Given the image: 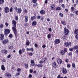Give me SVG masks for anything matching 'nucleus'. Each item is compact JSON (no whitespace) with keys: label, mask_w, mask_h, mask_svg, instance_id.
Here are the masks:
<instances>
[{"label":"nucleus","mask_w":78,"mask_h":78,"mask_svg":"<svg viewBox=\"0 0 78 78\" xmlns=\"http://www.w3.org/2000/svg\"><path fill=\"white\" fill-rule=\"evenodd\" d=\"M12 24H13V27H12V29L14 35L16 37H18V36L19 35L18 31L17 30L16 28V24H17V22L16 20H13L12 21Z\"/></svg>","instance_id":"1"},{"label":"nucleus","mask_w":78,"mask_h":78,"mask_svg":"<svg viewBox=\"0 0 78 78\" xmlns=\"http://www.w3.org/2000/svg\"><path fill=\"white\" fill-rule=\"evenodd\" d=\"M69 30L67 29V27H65L64 29V34L66 36H68L69 34Z\"/></svg>","instance_id":"2"},{"label":"nucleus","mask_w":78,"mask_h":78,"mask_svg":"<svg viewBox=\"0 0 78 78\" xmlns=\"http://www.w3.org/2000/svg\"><path fill=\"white\" fill-rule=\"evenodd\" d=\"M10 33V30L8 29H5L4 32V34L5 36H7L8 34Z\"/></svg>","instance_id":"3"},{"label":"nucleus","mask_w":78,"mask_h":78,"mask_svg":"<svg viewBox=\"0 0 78 78\" xmlns=\"http://www.w3.org/2000/svg\"><path fill=\"white\" fill-rule=\"evenodd\" d=\"M64 44L65 46L66 47H71V45H72V43L70 42H65Z\"/></svg>","instance_id":"4"},{"label":"nucleus","mask_w":78,"mask_h":78,"mask_svg":"<svg viewBox=\"0 0 78 78\" xmlns=\"http://www.w3.org/2000/svg\"><path fill=\"white\" fill-rule=\"evenodd\" d=\"M52 68L54 69H56V68H57L58 67V66L57 65V64L55 62H53L52 63Z\"/></svg>","instance_id":"5"},{"label":"nucleus","mask_w":78,"mask_h":78,"mask_svg":"<svg viewBox=\"0 0 78 78\" xmlns=\"http://www.w3.org/2000/svg\"><path fill=\"white\" fill-rule=\"evenodd\" d=\"M62 73L63 74H66L67 73V69L65 68H62Z\"/></svg>","instance_id":"6"},{"label":"nucleus","mask_w":78,"mask_h":78,"mask_svg":"<svg viewBox=\"0 0 78 78\" xmlns=\"http://www.w3.org/2000/svg\"><path fill=\"white\" fill-rule=\"evenodd\" d=\"M56 61L58 64H62V59L59 58H57Z\"/></svg>","instance_id":"7"},{"label":"nucleus","mask_w":78,"mask_h":78,"mask_svg":"<svg viewBox=\"0 0 78 78\" xmlns=\"http://www.w3.org/2000/svg\"><path fill=\"white\" fill-rule=\"evenodd\" d=\"M5 76H6V77H8V78H11L12 76H11V74L8 72H6L5 73Z\"/></svg>","instance_id":"8"},{"label":"nucleus","mask_w":78,"mask_h":78,"mask_svg":"<svg viewBox=\"0 0 78 78\" xmlns=\"http://www.w3.org/2000/svg\"><path fill=\"white\" fill-rule=\"evenodd\" d=\"M2 43L3 44H6L9 43V40L8 39H5L2 41Z\"/></svg>","instance_id":"9"},{"label":"nucleus","mask_w":78,"mask_h":78,"mask_svg":"<svg viewBox=\"0 0 78 78\" xmlns=\"http://www.w3.org/2000/svg\"><path fill=\"white\" fill-rule=\"evenodd\" d=\"M25 51V49L24 48H23L21 50H19V53L20 55H21L22 53V52L23 53Z\"/></svg>","instance_id":"10"},{"label":"nucleus","mask_w":78,"mask_h":78,"mask_svg":"<svg viewBox=\"0 0 78 78\" xmlns=\"http://www.w3.org/2000/svg\"><path fill=\"white\" fill-rule=\"evenodd\" d=\"M51 8L52 10H55L56 8V5L55 4H53L51 5Z\"/></svg>","instance_id":"11"},{"label":"nucleus","mask_w":78,"mask_h":78,"mask_svg":"<svg viewBox=\"0 0 78 78\" xmlns=\"http://www.w3.org/2000/svg\"><path fill=\"white\" fill-rule=\"evenodd\" d=\"M4 38H5V35L3 34H0V40L2 41L3 40Z\"/></svg>","instance_id":"12"},{"label":"nucleus","mask_w":78,"mask_h":78,"mask_svg":"<svg viewBox=\"0 0 78 78\" xmlns=\"http://www.w3.org/2000/svg\"><path fill=\"white\" fill-rule=\"evenodd\" d=\"M54 42L55 44H58L60 43V40L59 39H56L55 40Z\"/></svg>","instance_id":"13"},{"label":"nucleus","mask_w":78,"mask_h":78,"mask_svg":"<svg viewBox=\"0 0 78 78\" xmlns=\"http://www.w3.org/2000/svg\"><path fill=\"white\" fill-rule=\"evenodd\" d=\"M46 61L44 59V58H43L39 62L40 64H42V63H45V62Z\"/></svg>","instance_id":"14"},{"label":"nucleus","mask_w":78,"mask_h":78,"mask_svg":"<svg viewBox=\"0 0 78 78\" xmlns=\"http://www.w3.org/2000/svg\"><path fill=\"white\" fill-rule=\"evenodd\" d=\"M5 13H8V12H9V9L8 8V7H6L5 8Z\"/></svg>","instance_id":"15"},{"label":"nucleus","mask_w":78,"mask_h":78,"mask_svg":"<svg viewBox=\"0 0 78 78\" xmlns=\"http://www.w3.org/2000/svg\"><path fill=\"white\" fill-rule=\"evenodd\" d=\"M25 17V22L26 23H27V22H28V16H24Z\"/></svg>","instance_id":"16"},{"label":"nucleus","mask_w":78,"mask_h":78,"mask_svg":"<svg viewBox=\"0 0 78 78\" xmlns=\"http://www.w3.org/2000/svg\"><path fill=\"white\" fill-rule=\"evenodd\" d=\"M30 62L31 63V65L32 66H34L35 65V63L34 62V60H32L30 61Z\"/></svg>","instance_id":"17"},{"label":"nucleus","mask_w":78,"mask_h":78,"mask_svg":"<svg viewBox=\"0 0 78 78\" xmlns=\"http://www.w3.org/2000/svg\"><path fill=\"white\" fill-rule=\"evenodd\" d=\"M60 53L61 56H64V55L65 54V52H64V50H61Z\"/></svg>","instance_id":"18"},{"label":"nucleus","mask_w":78,"mask_h":78,"mask_svg":"<svg viewBox=\"0 0 78 78\" xmlns=\"http://www.w3.org/2000/svg\"><path fill=\"white\" fill-rule=\"evenodd\" d=\"M16 12L20 14V13L22 12V9L21 8H18L17 11H16Z\"/></svg>","instance_id":"19"},{"label":"nucleus","mask_w":78,"mask_h":78,"mask_svg":"<svg viewBox=\"0 0 78 78\" xmlns=\"http://www.w3.org/2000/svg\"><path fill=\"white\" fill-rule=\"evenodd\" d=\"M2 53H4V54H7L8 53V51L6 49H3L2 51Z\"/></svg>","instance_id":"20"},{"label":"nucleus","mask_w":78,"mask_h":78,"mask_svg":"<svg viewBox=\"0 0 78 78\" xmlns=\"http://www.w3.org/2000/svg\"><path fill=\"white\" fill-rule=\"evenodd\" d=\"M30 19L32 21L34 20H35V19H36V16H33L31 17Z\"/></svg>","instance_id":"21"},{"label":"nucleus","mask_w":78,"mask_h":78,"mask_svg":"<svg viewBox=\"0 0 78 78\" xmlns=\"http://www.w3.org/2000/svg\"><path fill=\"white\" fill-rule=\"evenodd\" d=\"M40 13L41 14H45V11L44 10H41L40 11Z\"/></svg>","instance_id":"22"},{"label":"nucleus","mask_w":78,"mask_h":78,"mask_svg":"<svg viewBox=\"0 0 78 78\" xmlns=\"http://www.w3.org/2000/svg\"><path fill=\"white\" fill-rule=\"evenodd\" d=\"M36 24H37V22H36V21H34L32 23V25L33 27L36 26Z\"/></svg>","instance_id":"23"},{"label":"nucleus","mask_w":78,"mask_h":78,"mask_svg":"<svg viewBox=\"0 0 78 78\" xmlns=\"http://www.w3.org/2000/svg\"><path fill=\"white\" fill-rule=\"evenodd\" d=\"M28 64L26 63H24V67L25 69H28Z\"/></svg>","instance_id":"24"},{"label":"nucleus","mask_w":78,"mask_h":78,"mask_svg":"<svg viewBox=\"0 0 78 78\" xmlns=\"http://www.w3.org/2000/svg\"><path fill=\"white\" fill-rule=\"evenodd\" d=\"M1 69L3 71H5V66L3 65L1 66Z\"/></svg>","instance_id":"25"},{"label":"nucleus","mask_w":78,"mask_h":78,"mask_svg":"<svg viewBox=\"0 0 78 78\" xmlns=\"http://www.w3.org/2000/svg\"><path fill=\"white\" fill-rule=\"evenodd\" d=\"M71 10H72V12L73 13H75V12H76V11H75V10H74V7L72 6L71 8Z\"/></svg>","instance_id":"26"},{"label":"nucleus","mask_w":78,"mask_h":78,"mask_svg":"<svg viewBox=\"0 0 78 78\" xmlns=\"http://www.w3.org/2000/svg\"><path fill=\"white\" fill-rule=\"evenodd\" d=\"M74 33L75 34H78V29H75L74 30Z\"/></svg>","instance_id":"27"},{"label":"nucleus","mask_w":78,"mask_h":78,"mask_svg":"<svg viewBox=\"0 0 78 78\" xmlns=\"http://www.w3.org/2000/svg\"><path fill=\"white\" fill-rule=\"evenodd\" d=\"M76 67V65H75V63L74 62H73L72 63V67L73 68H74V69H75Z\"/></svg>","instance_id":"28"},{"label":"nucleus","mask_w":78,"mask_h":78,"mask_svg":"<svg viewBox=\"0 0 78 78\" xmlns=\"http://www.w3.org/2000/svg\"><path fill=\"white\" fill-rule=\"evenodd\" d=\"M61 76V75L59 74L57 76V78H67V76H65L64 77H63Z\"/></svg>","instance_id":"29"},{"label":"nucleus","mask_w":78,"mask_h":78,"mask_svg":"<svg viewBox=\"0 0 78 78\" xmlns=\"http://www.w3.org/2000/svg\"><path fill=\"white\" fill-rule=\"evenodd\" d=\"M74 50H78V45L74 46L73 47Z\"/></svg>","instance_id":"30"},{"label":"nucleus","mask_w":78,"mask_h":78,"mask_svg":"<svg viewBox=\"0 0 78 78\" xmlns=\"http://www.w3.org/2000/svg\"><path fill=\"white\" fill-rule=\"evenodd\" d=\"M62 39H63V40H66V35H63L62 37Z\"/></svg>","instance_id":"31"},{"label":"nucleus","mask_w":78,"mask_h":78,"mask_svg":"<svg viewBox=\"0 0 78 78\" xmlns=\"http://www.w3.org/2000/svg\"><path fill=\"white\" fill-rule=\"evenodd\" d=\"M5 2V0H0V5H2Z\"/></svg>","instance_id":"32"},{"label":"nucleus","mask_w":78,"mask_h":78,"mask_svg":"<svg viewBox=\"0 0 78 78\" xmlns=\"http://www.w3.org/2000/svg\"><path fill=\"white\" fill-rule=\"evenodd\" d=\"M61 7H56L55 9V10H56V11H58V10H61Z\"/></svg>","instance_id":"33"},{"label":"nucleus","mask_w":78,"mask_h":78,"mask_svg":"<svg viewBox=\"0 0 78 78\" xmlns=\"http://www.w3.org/2000/svg\"><path fill=\"white\" fill-rule=\"evenodd\" d=\"M61 23H62V24H63V25H66V22H65V21H61Z\"/></svg>","instance_id":"34"},{"label":"nucleus","mask_w":78,"mask_h":78,"mask_svg":"<svg viewBox=\"0 0 78 78\" xmlns=\"http://www.w3.org/2000/svg\"><path fill=\"white\" fill-rule=\"evenodd\" d=\"M68 51V49H67V48H64L63 51H64L65 53V52H67Z\"/></svg>","instance_id":"35"},{"label":"nucleus","mask_w":78,"mask_h":78,"mask_svg":"<svg viewBox=\"0 0 78 78\" xmlns=\"http://www.w3.org/2000/svg\"><path fill=\"white\" fill-rule=\"evenodd\" d=\"M42 66H43V65L42 64H38L37 65V67H39V68H40V67H42Z\"/></svg>","instance_id":"36"},{"label":"nucleus","mask_w":78,"mask_h":78,"mask_svg":"<svg viewBox=\"0 0 78 78\" xmlns=\"http://www.w3.org/2000/svg\"><path fill=\"white\" fill-rule=\"evenodd\" d=\"M8 48H9V49H12L13 48V46H10V45H9L8 47Z\"/></svg>","instance_id":"37"},{"label":"nucleus","mask_w":78,"mask_h":78,"mask_svg":"<svg viewBox=\"0 0 78 78\" xmlns=\"http://www.w3.org/2000/svg\"><path fill=\"white\" fill-rule=\"evenodd\" d=\"M13 37L12 34H10L9 36V37L10 38H12Z\"/></svg>","instance_id":"38"},{"label":"nucleus","mask_w":78,"mask_h":78,"mask_svg":"<svg viewBox=\"0 0 78 78\" xmlns=\"http://www.w3.org/2000/svg\"><path fill=\"white\" fill-rule=\"evenodd\" d=\"M38 4L36 3L35 4L33 5V7H34V8H35V7H36L37 6H38Z\"/></svg>","instance_id":"39"},{"label":"nucleus","mask_w":78,"mask_h":78,"mask_svg":"<svg viewBox=\"0 0 78 78\" xmlns=\"http://www.w3.org/2000/svg\"><path fill=\"white\" fill-rule=\"evenodd\" d=\"M47 37L48 39L51 38V34H49L47 35Z\"/></svg>","instance_id":"40"},{"label":"nucleus","mask_w":78,"mask_h":78,"mask_svg":"<svg viewBox=\"0 0 78 78\" xmlns=\"http://www.w3.org/2000/svg\"><path fill=\"white\" fill-rule=\"evenodd\" d=\"M73 48H69V50L70 51H73Z\"/></svg>","instance_id":"41"},{"label":"nucleus","mask_w":78,"mask_h":78,"mask_svg":"<svg viewBox=\"0 0 78 78\" xmlns=\"http://www.w3.org/2000/svg\"><path fill=\"white\" fill-rule=\"evenodd\" d=\"M20 72H18L16 74L15 76H19V75H20Z\"/></svg>","instance_id":"42"},{"label":"nucleus","mask_w":78,"mask_h":78,"mask_svg":"<svg viewBox=\"0 0 78 78\" xmlns=\"http://www.w3.org/2000/svg\"><path fill=\"white\" fill-rule=\"evenodd\" d=\"M68 56H72V52H69L68 54Z\"/></svg>","instance_id":"43"},{"label":"nucleus","mask_w":78,"mask_h":78,"mask_svg":"<svg viewBox=\"0 0 78 78\" xmlns=\"http://www.w3.org/2000/svg\"><path fill=\"white\" fill-rule=\"evenodd\" d=\"M69 59L66 58L65 60V61L67 63H68V62H69Z\"/></svg>","instance_id":"44"},{"label":"nucleus","mask_w":78,"mask_h":78,"mask_svg":"<svg viewBox=\"0 0 78 78\" xmlns=\"http://www.w3.org/2000/svg\"><path fill=\"white\" fill-rule=\"evenodd\" d=\"M15 20H19V18H18V16H15Z\"/></svg>","instance_id":"45"},{"label":"nucleus","mask_w":78,"mask_h":78,"mask_svg":"<svg viewBox=\"0 0 78 78\" xmlns=\"http://www.w3.org/2000/svg\"><path fill=\"white\" fill-rule=\"evenodd\" d=\"M59 15L61 17H63V16H64V15L61 13H60Z\"/></svg>","instance_id":"46"},{"label":"nucleus","mask_w":78,"mask_h":78,"mask_svg":"<svg viewBox=\"0 0 78 78\" xmlns=\"http://www.w3.org/2000/svg\"><path fill=\"white\" fill-rule=\"evenodd\" d=\"M75 37L76 40H78V34H76L75 36Z\"/></svg>","instance_id":"47"},{"label":"nucleus","mask_w":78,"mask_h":78,"mask_svg":"<svg viewBox=\"0 0 78 78\" xmlns=\"http://www.w3.org/2000/svg\"><path fill=\"white\" fill-rule=\"evenodd\" d=\"M33 52H30L29 53V55L30 56H33Z\"/></svg>","instance_id":"48"},{"label":"nucleus","mask_w":78,"mask_h":78,"mask_svg":"<svg viewBox=\"0 0 78 78\" xmlns=\"http://www.w3.org/2000/svg\"><path fill=\"white\" fill-rule=\"evenodd\" d=\"M30 51H34V49H33V48H31L30 49Z\"/></svg>","instance_id":"49"},{"label":"nucleus","mask_w":78,"mask_h":78,"mask_svg":"<svg viewBox=\"0 0 78 78\" xmlns=\"http://www.w3.org/2000/svg\"><path fill=\"white\" fill-rule=\"evenodd\" d=\"M32 2L33 3H36L37 2V0H33Z\"/></svg>","instance_id":"50"},{"label":"nucleus","mask_w":78,"mask_h":78,"mask_svg":"<svg viewBox=\"0 0 78 78\" xmlns=\"http://www.w3.org/2000/svg\"><path fill=\"white\" fill-rule=\"evenodd\" d=\"M17 71L18 72H20L21 71V69L20 68H18L17 69Z\"/></svg>","instance_id":"51"},{"label":"nucleus","mask_w":78,"mask_h":78,"mask_svg":"<svg viewBox=\"0 0 78 78\" xmlns=\"http://www.w3.org/2000/svg\"><path fill=\"white\" fill-rule=\"evenodd\" d=\"M26 45H30V42L27 41L26 43Z\"/></svg>","instance_id":"52"},{"label":"nucleus","mask_w":78,"mask_h":78,"mask_svg":"<svg viewBox=\"0 0 78 78\" xmlns=\"http://www.w3.org/2000/svg\"><path fill=\"white\" fill-rule=\"evenodd\" d=\"M32 75L31 74H30L28 76V77L29 78H32Z\"/></svg>","instance_id":"53"},{"label":"nucleus","mask_w":78,"mask_h":78,"mask_svg":"<svg viewBox=\"0 0 78 78\" xmlns=\"http://www.w3.org/2000/svg\"><path fill=\"white\" fill-rule=\"evenodd\" d=\"M59 3H62L63 2V0H58Z\"/></svg>","instance_id":"54"},{"label":"nucleus","mask_w":78,"mask_h":78,"mask_svg":"<svg viewBox=\"0 0 78 78\" xmlns=\"http://www.w3.org/2000/svg\"><path fill=\"white\" fill-rule=\"evenodd\" d=\"M41 16H38L37 17V19H38V20H39V19H41Z\"/></svg>","instance_id":"55"},{"label":"nucleus","mask_w":78,"mask_h":78,"mask_svg":"<svg viewBox=\"0 0 78 78\" xmlns=\"http://www.w3.org/2000/svg\"><path fill=\"white\" fill-rule=\"evenodd\" d=\"M13 9L12 8V7H11L10 10V11L11 12L12 11V10Z\"/></svg>","instance_id":"56"},{"label":"nucleus","mask_w":78,"mask_h":78,"mask_svg":"<svg viewBox=\"0 0 78 78\" xmlns=\"http://www.w3.org/2000/svg\"><path fill=\"white\" fill-rule=\"evenodd\" d=\"M61 6H62V8H65V5H64V4H62Z\"/></svg>","instance_id":"57"},{"label":"nucleus","mask_w":78,"mask_h":78,"mask_svg":"<svg viewBox=\"0 0 78 78\" xmlns=\"http://www.w3.org/2000/svg\"><path fill=\"white\" fill-rule=\"evenodd\" d=\"M70 66L71 65H70V64H67V67L68 68H70Z\"/></svg>","instance_id":"58"},{"label":"nucleus","mask_w":78,"mask_h":78,"mask_svg":"<svg viewBox=\"0 0 78 78\" xmlns=\"http://www.w3.org/2000/svg\"><path fill=\"white\" fill-rule=\"evenodd\" d=\"M33 72V70L32 69H30V73H32Z\"/></svg>","instance_id":"59"},{"label":"nucleus","mask_w":78,"mask_h":78,"mask_svg":"<svg viewBox=\"0 0 78 78\" xmlns=\"http://www.w3.org/2000/svg\"><path fill=\"white\" fill-rule=\"evenodd\" d=\"M5 24L6 27H8V25H9V24H8V23L7 22L5 23Z\"/></svg>","instance_id":"60"},{"label":"nucleus","mask_w":78,"mask_h":78,"mask_svg":"<svg viewBox=\"0 0 78 78\" xmlns=\"http://www.w3.org/2000/svg\"><path fill=\"white\" fill-rule=\"evenodd\" d=\"M75 14L76 15H78V11L77 10L76 11V12H75Z\"/></svg>","instance_id":"61"},{"label":"nucleus","mask_w":78,"mask_h":78,"mask_svg":"<svg viewBox=\"0 0 78 78\" xmlns=\"http://www.w3.org/2000/svg\"><path fill=\"white\" fill-rule=\"evenodd\" d=\"M0 27L1 28H3V24H1L0 25Z\"/></svg>","instance_id":"62"},{"label":"nucleus","mask_w":78,"mask_h":78,"mask_svg":"<svg viewBox=\"0 0 78 78\" xmlns=\"http://www.w3.org/2000/svg\"><path fill=\"white\" fill-rule=\"evenodd\" d=\"M44 18L43 17H41L40 19V20H41L42 21H43L44 20Z\"/></svg>","instance_id":"63"},{"label":"nucleus","mask_w":78,"mask_h":78,"mask_svg":"<svg viewBox=\"0 0 78 78\" xmlns=\"http://www.w3.org/2000/svg\"><path fill=\"white\" fill-rule=\"evenodd\" d=\"M2 62H6V60H5V59H4L2 60Z\"/></svg>","instance_id":"64"}]
</instances>
